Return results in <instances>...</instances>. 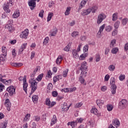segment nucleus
Listing matches in <instances>:
<instances>
[{
    "mask_svg": "<svg viewBox=\"0 0 128 128\" xmlns=\"http://www.w3.org/2000/svg\"><path fill=\"white\" fill-rule=\"evenodd\" d=\"M112 124H113V126H120V120L117 118H114L112 122Z\"/></svg>",
    "mask_w": 128,
    "mask_h": 128,
    "instance_id": "nucleus-22",
    "label": "nucleus"
},
{
    "mask_svg": "<svg viewBox=\"0 0 128 128\" xmlns=\"http://www.w3.org/2000/svg\"><path fill=\"white\" fill-rule=\"evenodd\" d=\"M58 92L56 91H54L52 92V96L54 98H56V96H58Z\"/></svg>",
    "mask_w": 128,
    "mask_h": 128,
    "instance_id": "nucleus-61",
    "label": "nucleus"
},
{
    "mask_svg": "<svg viewBox=\"0 0 128 128\" xmlns=\"http://www.w3.org/2000/svg\"><path fill=\"white\" fill-rule=\"evenodd\" d=\"M12 82V80H6V79H4L3 80L2 83L4 84H7V86H8L9 84H10V83Z\"/></svg>",
    "mask_w": 128,
    "mask_h": 128,
    "instance_id": "nucleus-38",
    "label": "nucleus"
},
{
    "mask_svg": "<svg viewBox=\"0 0 128 128\" xmlns=\"http://www.w3.org/2000/svg\"><path fill=\"white\" fill-rule=\"evenodd\" d=\"M56 32H58V28H55L52 30L51 34H49V36H56Z\"/></svg>",
    "mask_w": 128,
    "mask_h": 128,
    "instance_id": "nucleus-23",
    "label": "nucleus"
},
{
    "mask_svg": "<svg viewBox=\"0 0 128 128\" xmlns=\"http://www.w3.org/2000/svg\"><path fill=\"white\" fill-rule=\"evenodd\" d=\"M104 28H106V24H103L100 27L99 30L97 34V36L98 38H101L102 32H104Z\"/></svg>",
    "mask_w": 128,
    "mask_h": 128,
    "instance_id": "nucleus-10",
    "label": "nucleus"
},
{
    "mask_svg": "<svg viewBox=\"0 0 128 128\" xmlns=\"http://www.w3.org/2000/svg\"><path fill=\"white\" fill-rule=\"evenodd\" d=\"M128 18H124L122 20V24L123 26H126L128 24Z\"/></svg>",
    "mask_w": 128,
    "mask_h": 128,
    "instance_id": "nucleus-49",
    "label": "nucleus"
},
{
    "mask_svg": "<svg viewBox=\"0 0 128 128\" xmlns=\"http://www.w3.org/2000/svg\"><path fill=\"white\" fill-rule=\"evenodd\" d=\"M6 60V55L2 54L0 55V62H4Z\"/></svg>",
    "mask_w": 128,
    "mask_h": 128,
    "instance_id": "nucleus-28",
    "label": "nucleus"
},
{
    "mask_svg": "<svg viewBox=\"0 0 128 128\" xmlns=\"http://www.w3.org/2000/svg\"><path fill=\"white\" fill-rule=\"evenodd\" d=\"M48 40H50V38H48V36H47L44 38L43 44H46L48 42Z\"/></svg>",
    "mask_w": 128,
    "mask_h": 128,
    "instance_id": "nucleus-56",
    "label": "nucleus"
},
{
    "mask_svg": "<svg viewBox=\"0 0 128 128\" xmlns=\"http://www.w3.org/2000/svg\"><path fill=\"white\" fill-rule=\"evenodd\" d=\"M86 56H88V54L84 53L80 56L79 60H84L86 58Z\"/></svg>",
    "mask_w": 128,
    "mask_h": 128,
    "instance_id": "nucleus-30",
    "label": "nucleus"
},
{
    "mask_svg": "<svg viewBox=\"0 0 128 128\" xmlns=\"http://www.w3.org/2000/svg\"><path fill=\"white\" fill-rule=\"evenodd\" d=\"M59 80H62V75H58L54 77V82H58Z\"/></svg>",
    "mask_w": 128,
    "mask_h": 128,
    "instance_id": "nucleus-32",
    "label": "nucleus"
},
{
    "mask_svg": "<svg viewBox=\"0 0 128 128\" xmlns=\"http://www.w3.org/2000/svg\"><path fill=\"white\" fill-rule=\"evenodd\" d=\"M50 98H47L46 100V105L48 106H50Z\"/></svg>",
    "mask_w": 128,
    "mask_h": 128,
    "instance_id": "nucleus-57",
    "label": "nucleus"
},
{
    "mask_svg": "<svg viewBox=\"0 0 128 128\" xmlns=\"http://www.w3.org/2000/svg\"><path fill=\"white\" fill-rule=\"evenodd\" d=\"M23 90L25 92L26 94H28V84L26 82V76H24L23 79Z\"/></svg>",
    "mask_w": 128,
    "mask_h": 128,
    "instance_id": "nucleus-6",
    "label": "nucleus"
},
{
    "mask_svg": "<svg viewBox=\"0 0 128 128\" xmlns=\"http://www.w3.org/2000/svg\"><path fill=\"white\" fill-rule=\"evenodd\" d=\"M11 65L12 66H14L15 68H20V66H22L24 64L22 63L12 62L11 63Z\"/></svg>",
    "mask_w": 128,
    "mask_h": 128,
    "instance_id": "nucleus-17",
    "label": "nucleus"
},
{
    "mask_svg": "<svg viewBox=\"0 0 128 128\" xmlns=\"http://www.w3.org/2000/svg\"><path fill=\"white\" fill-rule=\"evenodd\" d=\"M79 82L82 84H84L86 86V83H84V77H82V74H80V76L79 77Z\"/></svg>",
    "mask_w": 128,
    "mask_h": 128,
    "instance_id": "nucleus-29",
    "label": "nucleus"
},
{
    "mask_svg": "<svg viewBox=\"0 0 128 128\" xmlns=\"http://www.w3.org/2000/svg\"><path fill=\"white\" fill-rule=\"evenodd\" d=\"M76 90V87H74L72 88H68V92H74Z\"/></svg>",
    "mask_w": 128,
    "mask_h": 128,
    "instance_id": "nucleus-58",
    "label": "nucleus"
},
{
    "mask_svg": "<svg viewBox=\"0 0 128 128\" xmlns=\"http://www.w3.org/2000/svg\"><path fill=\"white\" fill-rule=\"evenodd\" d=\"M8 126V122H3L2 123H0V128H6Z\"/></svg>",
    "mask_w": 128,
    "mask_h": 128,
    "instance_id": "nucleus-26",
    "label": "nucleus"
},
{
    "mask_svg": "<svg viewBox=\"0 0 128 128\" xmlns=\"http://www.w3.org/2000/svg\"><path fill=\"white\" fill-rule=\"evenodd\" d=\"M112 108H114V106L112 104L107 105V110L108 112H111L112 110Z\"/></svg>",
    "mask_w": 128,
    "mask_h": 128,
    "instance_id": "nucleus-46",
    "label": "nucleus"
},
{
    "mask_svg": "<svg viewBox=\"0 0 128 128\" xmlns=\"http://www.w3.org/2000/svg\"><path fill=\"white\" fill-rule=\"evenodd\" d=\"M70 10L71 8L70 6H68L66 8V11L64 12L65 16H68V14H70Z\"/></svg>",
    "mask_w": 128,
    "mask_h": 128,
    "instance_id": "nucleus-40",
    "label": "nucleus"
},
{
    "mask_svg": "<svg viewBox=\"0 0 128 128\" xmlns=\"http://www.w3.org/2000/svg\"><path fill=\"white\" fill-rule=\"evenodd\" d=\"M10 6H12V0H9V2H7L6 4L5 3L4 6V12H6L7 14H10Z\"/></svg>",
    "mask_w": 128,
    "mask_h": 128,
    "instance_id": "nucleus-4",
    "label": "nucleus"
},
{
    "mask_svg": "<svg viewBox=\"0 0 128 128\" xmlns=\"http://www.w3.org/2000/svg\"><path fill=\"white\" fill-rule=\"evenodd\" d=\"M106 14H104L102 12L99 14L98 15V18H97L98 24H102V21L104 20H106Z\"/></svg>",
    "mask_w": 128,
    "mask_h": 128,
    "instance_id": "nucleus-2",
    "label": "nucleus"
},
{
    "mask_svg": "<svg viewBox=\"0 0 128 128\" xmlns=\"http://www.w3.org/2000/svg\"><path fill=\"white\" fill-rule=\"evenodd\" d=\"M118 13H114L112 16V20L113 22H116V20H118Z\"/></svg>",
    "mask_w": 128,
    "mask_h": 128,
    "instance_id": "nucleus-36",
    "label": "nucleus"
},
{
    "mask_svg": "<svg viewBox=\"0 0 128 128\" xmlns=\"http://www.w3.org/2000/svg\"><path fill=\"white\" fill-rule=\"evenodd\" d=\"M20 38L26 40V38H28V29H26L22 32L20 34Z\"/></svg>",
    "mask_w": 128,
    "mask_h": 128,
    "instance_id": "nucleus-7",
    "label": "nucleus"
},
{
    "mask_svg": "<svg viewBox=\"0 0 128 128\" xmlns=\"http://www.w3.org/2000/svg\"><path fill=\"white\" fill-rule=\"evenodd\" d=\"M68 69H66L63 72L62 76L64 78H66L68 76Z\"/></svg>",
    "mask_w": 128,
    "mask_h": 128,
    "instance_id": "nucleus-44",
    "label": "nucleus"
},
{
    "mask_svg": "<svg viewBox=\"0 0 128 128\" xmlns=\"http://www.w3.org/2000/svg\"><path fill=\"white\" fill-rule=\"evenodd\" d=\"M90 14V8H88L87 10H84L82 13V16H88V14Z\"/></svg>",
    "mask_w": 128,
    "mask_h": 128,
    "instance_id": "nucleus-15",
    "label": "nucleus"
},
{
    "mask_svg": "<svg viewBox=\"0 0 128 128\" xmlns=\"http://www.w3.org/2000/svg\"><path fill=\"white\" fill-rule=\"evenodd\" d=\"M125 78H126V76L124 74H120L119 76V80L121 82L124 80Z\"/></svg>",
    "mask_w": 128,
    "mask_h": 128,
    "instance_id": "nucleus-54",
    "label": "nucleus"
},
{
    "mask_svg": "<svg viewBox=\"0 0 128 128\" xmlns=\"http://www.w3.org/2000/svg\"><path fill=\"white\" fill-rule=\"evenodd\" d=\"M4 86L2 83H0V92H2L4 90Z\"/></svg>",
    "mask_w": 128,
    "mask_h": 128,
    "instance_id": "nucleus-62",
    "label": "nucleus"
},
{
    "mask_svg": "<svg viewBox=\"0 0 128 128\" xmlns=\"http://www.w3.org/2000/svg\"><path fill=\"white\" fill-rule=\"evenodd\" d=\"M29 83L30 84V88H31L30 94H32L38 90V82H36L34 78H31L29 80Z\"/></svg>",
    "mask_w": 128,
    "mask_h": 128,
    "instance_id": "nucleus-1",
    "label": "nucleus"
},
{
    "mask_svg": "<svg viewBox=\"0 0 128 128\" xmlns=\"http://www.w3.org/2000/svg\"><path fill=\"white\" fill-rule=\"evenodd\" d=\"M20 16V13L19 10H16L14 12V14H12V18H18Z\"/></svg>",
    "mask_w": 128,
    "mask_h": 128,
    "instance_id": "nucleus-20",
    "label": "nucleus"
},
{
    "mask_svg": "<svg viewBox=\"0 0 128 128\" xmlns=\"http://www.w3.org/2000/svg\"><path fill=\"white\" fill-rule=\"evenodd\" d=\"M110 84L111 86H116V79L112 77L110 79Z\"/></svg>",
    "mask_w": 128,
    "mask_h": 128,
    "instance_id": "nucleus-21",
    "label": "nucleus"
},
{
    "mask_svg": "<svg viewBox=\"0 0 128 128\" xmlns=\"http://www.w3.org/2000/svg\"><path fill=\"white\" fill-rule=\"evenodd\" d=\"M105 30L106 32H112V26H108L106 27Z\"/></svg>",
    "mask_w": 128,
    "mask_h": 128,
    "instance_id": "nucleus-41",
    "label": "nucleus"
},
{
    "mask_svg": "<svg viewBox=\"0 0 128 128\" xmlns=\"http://www.w3.org/2000/svg\"><path fill=\"white\" fill-rule=\"evenodd\" d=\"M78 124V122L76 121H73L71 122H68V126H71L72 128H74Z\"/></svg>",
    "mask_w": 128,
    "mask_h": 128,
    "instance_id": "nucleus-19",
    "label": "nucleus"
},
{
    "mask_svg": "<svg viewBox=\"0 0 128 128\" xmlns=\"http://www.w3.org/2000/svg\"><path fill=\"white\" fill-rule=\"evenodd\" d=\"M11 20L8 22V24L6 25L5 28L9 32H12L14 30V28L12 27V25L10 22Z\"/></svg>",
    "mask_w": 128,
    "mask_h": 128,
    "instance_id": "nucleus-5",
    "label": "nucleus"
},
{
    "mask_svg": "<svg viewBox=\"0 0 128 128\" xmlns=\"http://www.w3.org/2000/svg\"><path fill=\"white\" fill-rule=\"evenodd\" d=\"M116 42V39H113L111 40L110 43V47L114 48V46H115Z\"/></svg>",
    "mask_w": 128,
    "mask_h": 128,
    "instance_id": "nucleus-33",
    "label": "nucleus"
},
{
    "mask_svg": "<svg viewBox=\"0 0 128 128\" xmlns=\"http://www.w3.org/2000/svg\"><path fill=\"white\" fill-rule=\"evenodd\" d=\"M84 52H88V45H86L83 48Z\"/></svg>",
    "mask_w": 128,
    "mask_h": 128,
    "instance_id": "nucleus-64",
    "label": "nucleus"
},
{
    "mask_svg": "<svg viewBox=\"0 0 128 128\" xmlns=\"http://www.w3.org/2000/svg\"><path fill=\"white\" fill-rule=\"evenodd\" d=\"M32 100L34 104H36L38 100V95H34L32 96Z\"/></svg>",
    "mask_w": 128,
    "mask_h": 128,
    "instance_id": "nucleus-25",
    "label": "nucleus"
},
{
    "mask_svg": "<svg viewBox=\"0 0 128 128\" xmlns=\"http://www.w3.org/2000/svg\"><path fill=\"white\" fill-rule=\"evenodd\" d=\"M54 16V13L52 12H50L48 14V18H47V22H50L52 18Z\"/></svg>",
    "mask_w": 128,
    "mask_h": 128,
    "instance_id": "nucleus-35",
    "label": "nucleus"
},
{
    "mask_svg": "<svg viewBox=\"0 0 128 128\" xmlns=\"http://www.w3.org/2000/svg\"><path fill=\"white\" fill-rule=\"evenodd\" d=\"M4 106L7 108V110L10 112V107L12 106V104L10 103V100L6 99L5 100Z\"/></svg>",
    "mask_w": 128,
    "mask_h": 128,
    "instance_id": "nucleus-11",
    "label": "nucleus"
},
{
    "mask_svg": "<svg viewBox=\"0 0 128 128\" xmlns=\"http://www.w3.org/2000/svg\"><path fill=\"white\" fill-rule=\"evenodd\" d=\"M90 112H98V109L94 107H93L90 110Z\"/></svg>",
    "mask_w": 128,
    "mask_h": 128,
    "instance_id": "nucleus-63",
    "label": "nucleus"
},
{
    "mask_svg": "<svg viewBox=\"0 0 128 128\" xmlns=\"http://www.w3.org/2000/svg\"><path fill=\"white\" fill-rule=\"evenodd\" d=\"M80 70L82 72H86V70L88 69V64L86 62H82L81 64V66H80Z\"/></svg>",
    "mask_w": 128,
    "mask_h": 128,
    "instance_id": "nucleus-9",
    "label": "nucleus"
},
{
    "mask_svg": "<svg viewBox=\"0 0 128 128\" xmlns=\"http://www.w3.org/2000/svg\"><path fill=\"white\" fill-rule=\"evenodd\" d=\"M116 86H112L110 88V90L112 94H116Z\"/></svg>",
    "mask_w": 128,
    "mask_h": 128,
    "instance_id": "nucleus-24",
    "label": "nucleus"
},
{
    "mask_svg": "<svg viewBox=\"0 0 128 128\" xmlns=\"http://www.w3.org/2000/svg\"><path fill=\"white\" fill-rule=\"evenodd\" d=\"M128 100H122L119 102V108L120 110H124L126 108V106H128Z\"/></svg>",
    "mask_w": 128,
    "mask_h": 128,
    "instance_id": "nucleus-3",
    "label": "nucleus"
},
{
    "mask_svg": "<svg viewBox=\"0 0 128 128\" xmlns=\"http://www.w3.org/2000/svg\"><path fill=\"white\" fill-rule=\"evenodd\" d=\"M30 114H27L24 118V122H28V120H30Z\"/></svg>",
    "mask_w": 128,
    "mask_h": 128,
    "instance_id": "nucleus-42",
    "label": "nucleus"
},
{
    "mask_svg": "<svg viewBox=\"0 0 128 128\" xmlns=\"http://www.w3.org/2000/svg\"><path fill=\"white\" fill-rule=\"evenodd\" d=\"M42 76H44V74H40L36 78V80L38 82H40L42 79Z\"/></svg>",
    "mask_w": 128,
    "mask_h": 128,
    "instance_id": "nucleus-50",
    "label": "nucleus"
},
{
    "mask_svg": "<svg viewBox=\"0 0 128 128\" xmlns=\"http://www.w3.org/2000/svg\"><path fill=\"white\" fill-rule=\"evenodd\" d=\"M100 54H96V62H100Z\"/></svg>",
    "mask_w": 128,
    "mask_h": 128,
    "instance_id": "nucleus-47",
    "label": "nucleus"
},
{
    "mask_svg": "<svg viewBox=\"0 0 128 128\" xmlns=\"http://www.w3.org/2000/svg\"><path fill=\"white\" fill-rule=\"evenodd\" d=\"M89 10L92 14H96L98 10V5H93L92 6L89 8Z\"/></svg>",
    "mask_w": 128,
    "mask_h": 128,
    "instance_id": "nucleus-8",
    "label": "nucleus"
},
{
    "mask_svg": "<svg viewBox=\"0 0 128 128\" xmlns=\"http://www.w3.org/2000/svg\"><path fill=\"white\" fill-rule=\"evenodd\" d=\"M72 54L74 58H78V51L76 50H72Z\"/></svg>",
    "mask_w": 128,
    "mask_h": 128,
    "instance_id": "nucleus-18",
    "label": "nucleus"
},
{
    "mask_svg": "<svg viewBox=\"0 0 128 128\" xmlns=\"http://www.w3.org/2000/svg\"><path fill=\"white\" fill-rule=\"evenodd\" d=\"M7 50L8 49L6 48V47L4 46H2V53L3 54H5L6 56V54L8 52Z\"/></svg>",
    "mask_w": 128,
    "mask_h": 128,
    "instance_id": "nucleus-37",
    "label": "nucleus"
},
{
    "mask_svg": "<svg viewBox=\"0 0 128 128\" xmlns=\"http://www.w3.org/2000/svg\"><path fill=\"white\" fill-rule=\"evenodd\" d=\"M52 72L50 70H49L48 72V74H47L46 77L48 78H52Z\"/></svg>",
    "mask_w": 128,
    "mask_h": 128,
    "instance_id": "nucleus-59",
    "label": "nucleus"
},
{
    "mask_svg": "<svg viewBox=\"0 0 128 128\" xmlns=\"http://www.w3.org/2000/svg\"><path fill=\"white\" fill-rule=\"evenodd\" d=\"M96 104L100 106H102L104 104V100H96Z\"/></svg>",
    "mask_w": 128,
    "mask_h": 128,
    "instance_id": "nucleus-39",
    "label": "nucleus"
},
{
    "mask_svg": "<svg viewBox=\"0 0 128 128\" xmlns=\"http://www.w3.org/2000/svg\"><path fill=\"white\" fill-rule=\"evenodd\" d=\"M56 122V116L54 115L53 118L51 120L50 126H54Z\"/></svg>",
    "mask_w": 128,
    "mask_h": 128,
    "instance_id": "nucleus-27",
    "label": "nucleus"
},
{
    "mask_svg": "<svg viewBox=\"0 0 128 128\" xmlns=\"http://www.w3.org/2000/svg\"><path fill=\"white\" fill-rule=\"evenodd\" d=\"M82 106V102H78L75 104L74 108H80V106Z\"/></svg>",
    "mask_w": 128,
    "mask_h": 128,
    "instance_id": "nucleus-53",
    "label": "nucleus"
},
{
    "mask_svg": "<svg viewBox=\"0 0 128 128\" xmlns=\"http://www.w3.org/2000/svg\"><path fill=\"white\" fill-rule=\"evenodd\" d=\"M6 90L10 94V96H14V94L16 92V89L14 86H10Z\"/></svg>",
    "mask_w": 128,
    "mask_h": 128,
    "instance_id": "nucleus-13",
    "label": "nucleus"
},
{
    "mask_svg": "<svg viewBox=\"0 0 128 128\" xmlns=\"http://www.w3.org/2000/svg\"><path fill=\"white\" fill-rule=\"evenodd\" d=\"M78 35V32H73L72 33V38H76Z\"/></svg>",
    "mask_w": 128,
    "mask_h": 128,
    "instance_id": "nucleus-52",
    "label": "nucleus"
},
{
    "mask_svg": "<svg viewBox=\"0 0 128 128\" xmlns=\"http://www.w3.org/2000/svg\"><path fill=\"white\" fill-rule=\"evenodd\" d=\"M108 70L110 72H114V70H116V66L114 64H110L108 67Z\"/></svg>",
    "mask_w": 128,
    "mask_h": 128,
    "instance_id": "nucleus-31",
    "label": "nucleus"
},
{
    "mask_svg": "<svg viewBox=\"0 0 128 128\" xmlns=\"http://www.w3.org/2000/svg\"><path fill=\"white\" fill-rule=\"evenodd\" d=\"M87 2H88V0H82L80 3L78 10H82V8H84V6L86 4Z\"/></svg>",
    "mask_w": 128,
    "mask_h": 128,
    "instance_id": "nucleus-16",
    "label": "nucleus"
},
{
    "mask_svg": "<svg viewBox=\"0 0 128 128\" xmlns=\"http://www.w3.org/2000/svg\"><path fill=\"white\" fill-rule=\"evenodd\" d=\"M44 10H41L39 13L38 16L41 18H44Z\"/></svg>",
    "mask_w": 128,
    "mask_h": 128,
    "instance_id": "nucleus-51",
    "label": "nucleus"
},
{
    "mask_svg": "<svg viewBox=\"0 0 128 128\" xmlns=\"http://www.w3.org/2000/svg\"><path fill=\"white\" fill-rule=\"evenodd\" d=\"M72 104H70L68 106V104L67 103H64V106L62 108V110H64V112H68V110L72 106Z\"/></svg>",
    "mask_w": 128,
    "mask_h": 128,
    "instance_id": "nucleus-14",
    "label": "nucleus"
},
{
    "mask_svg": "<svg viewBox=\"0 0 128 128\" xmlns=\"http://www.w3.org/2000/svg\"><path fill=\"white\" fill-rule=\"evenodd\" d=\"M118 52V48H114L112 50V52L114 54H116Z\"/></svg>",
    "mask_w": 128,
    "mask_h": 128,
    "instance_id": "nucleus-45",
    "label": "nucleus"
},
{
    "mask_svg": "<svg viewBox=\"0 0 128 128\" xmlns=\"http://www.w3.org/2000/svg\"><path fill=\"white\" fill-rule=\"evenodd\" d=\"M28 45L27 43H24L23 44L22 46L20 48H22V50H26V46Z\"/></svg>",
    "mask_w": 128,
    "mask_h": 128,
    "instance_id": "nucleus-60",
    "label": "nucleus"
},
{
    "mask_svg": "<svg viewBox=\"0 0 128 128\" xmlns=\"http://www.w3.org/2000/svg\"><path fill=\"white\" fill-rule=\"evenodd\" d=\"M70 44H69L64 48V52H70Z\"/></svg>",
    "mask_w": 128,
    "mask_h": 128,
    "instance_id": "nucleus-48",
    "label": "nucleus"
},
{
    "mask_svg": "<svg viewBox=\"0 0 128 128\" xmlns=\"http://www.w3.org/2000/svg\"><path fill=\"white\" fill-rule=\"evenodd\" d=\"M40 116H34V120L35 122H40Z\"/></svg>",
    "mask_w": 128,
    "mask_h": 128,
    "instance_id": "nucleus-55",
    "label": "nucleus"
},
{
    "mask_svg": "<svg viewBox=\"0 0 128 128\" xmlns=\"http://www.w3.org/2000/svg\"><path fill=\"white\" fill-rule=\"evenodd\" d=\"M29 6H30V8L31 10H33L34 8L36 6V3L34 0H30L28 2Z\"/></svg>",
    "mask_w": 128,
    "mask_h": 128,
    "instance_id": "nucleus-12",
    "label": "nucleus"
},
{
    "mask_svg": "<svg viewBox=\"0 0 128 128\" xmlns=\"http://www.w3.org/2000/svg\"><path fill=\"white\" fill-rule=\"evenodd\" d=\"M120 22L118 20H117L114 24V28L118 29V26H120Z\"/></svg>",
    "mask_w": 128,
    "mask_h": 128,
    "instance_id": "nucleus-43",
    "label": "nucleus"
},
{
    "mask_svg": "<svg viewBox=\"0 0 128 128\" xmlns=\"http://www.w3.org/2000/svg\"><path fill=\"white\" fill-rule=\"evenodd\" d=\"M62 60V56H59L56 60V64H60Z\"/></svg>",
    "mask_w": 128,
    "mask_h": 128,
    "instance_id": "nucleus-34",
    "label": "nucleus"
}]
</instances>
